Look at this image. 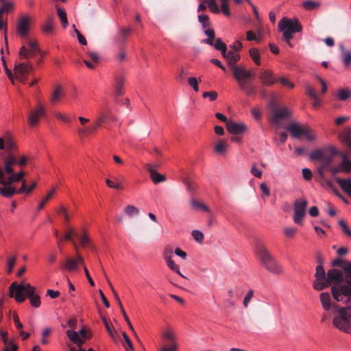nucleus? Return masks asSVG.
<instances>
[{
    "label": "nucleus",
    "mask_w": 351,
    "mask_h": 351,
    "mask_svg": "<svg viewBox=\"0 0 351 351\" xmlns=\"http://www.w3.org/2000/svg\"><path fill=\"white\" fill-rule=\"evenodd\" d=\"M124 213L129 217H132L138 215L139 213V209L132 205H128L124 208Z\"/></svg>",
    "instance_id": "37"
},
{
    "label": "nucleus",
    "mask_w": 351,
    "mask_h": 351,
    "mask_svg": "<svg viewBox=\"0 0 351 351\" xmlns=\"http://www.w3.org/2000/svg\"><path fill=\"white\" fill-rule=\"evenodd\" d=\"M213 46L217 50L220 51L222 55H224V52L227 49L226 44L220 38H217L215 40V43H213Z\"/></svg>",
    "instance_id": "45"
},
{
    "label": "nucleus",
    "mask_w": 351,
    "mask_h": 351,
    "mask_svg": "<svg viewBox=\"0 0 351 351\" xmlns=\"http://www.w3.org/2000/svg\"><path fill=\"white\" fill-rule=\"evenodd\" d=\"M222 56L227 60L230 69L236 66L237 62L240 60V55L237 52L233 51H227L226 50L224 52V55Z\"/></svg>",
    "instance_id": "21"
},
{
    "label": "nucleus",
    "mask_w": 351,
    "mask_h": 351,
    "mask_svg": "<svg viewBox=\"0 0 351 351\" xmlns=\"http://www.w3.org/2000/svg\"><path fill=\"white\" fill-rule=\"evenodd\" d=\"M348 298L344 306L337 304L338 302L332 301L330 293L322 292L319 294V300L322 308L332 315V324L339 330L351 334V296Z\"/></svg>",
    "instance_id": "1"
},
{
    "label": "nucleus",
    "mask_w": 351,
    "mask_h": 351,
    "mask_svg": "<svg viewBox=\"0 0 351 351\" xmlns=\"http://www.w3.org/2000/svg\"><path fill=\"white\" fill-rule=\"evenodd\" d=\"M278 29L287 43L293 38V34L300 32L302 29V25L297 19H289L284 17L278 22Z\"/></svg>",
    "instance_id": "4"
},
{
    "label": "nucleus",
    "mask_w": 351,
    "mask_h": 351,
    "mask_svg": "<svg viewBox=\"0 0 351 351\" xmlns=\"http://www.w3.org/2000/svg\"><path fill=\"white\" fill-rule=\"evenodd\" d=\"M308 202L305 198L298 199L293 204V221L298 225L302 224V220L306 215Z\"/></svg>",
    "instance_id": "7"
},
{
    "label": "nucleus",
    "mask_w": 351,
    "mask_h": 351,
    "mask_svg": "<svg viewBox=\"0 0 351 351\" xmlns=\"http://www.w3.org/2000/svg\"><path fill=\"white\" fill-rule=\"evenodd\" d=\"M191 204L193 207L196 208L197 209L202 210L203 211H205L206 213H210V209L203 202H199L195 199H191Z\"/></svg>",
    "instance_id": "39"
},
{
    "label": "nucleus",
    "mask_w": 351,
    "mask_h": 351,
    "mask_svg": "<svg viewBox=\"0 0 351 351\" xmlns=\"http://www.w3.org/2000/svg\"><path fill=\"white\" fill-rule=\"evenodd\" d=\"M14 7V4L10 1H5L3 6L0 8V18L4 12H9Z\"/></svg>",
    "instance_id": "58"
},
{
    "label": "nucleus",
    "mask_w": 351,
    "mask_h": 351,
    "mask_svg": "<svg viewBox=\"0 0 351 351\" xmlns=\"http://www.w3.org/2000/svg\"><path fill=\"white\" fill-rule=\"evenodd\" d=\"M31 305L34 308H38L40 306V296L36 294L29 298Z\"/></svg>",
    "instance_id": "55"
},
{
    "label": "nucleus",
    "mask_w": 351,
    "mask_h": 351,
    "mask_svg": "<svg viewBox=\"0 0 351 351\" xmlns=\"http://www.w3.org/2000/svg\"><path fill=\"white\" fill-rule=\"evenodd\" d=\"M191 234L193 239L199 243H202L204 241V234L203 233L197 230H194L192 231Z\"/></svg>",
    "instance_id": "53"
},
{
    "label": "nucleus",
    "mask_w": 351,
    "mask_h": 351,
    "mask_svg": "<svg viewBox=\"0 0 351 351\" xmlns=\"http://www.w3.org/2000/svg\"><path fill=\"white\" fill-rule=\"evenodd\" d=\"M99 126H96V121L94 123V125L91 127H88L86 128L79 129L78 134L82 136H87L90 134L93 133Z\"/></svg>",
    "instance_id": "38"
},
{
    "label": "nucleus",
    "mask_w": 351,
    "mask_h": 351,
    "mask_svg": "<svg viewBox=\"0 0 351 351\" xmlns=\"http://www.w3.org/2000/svg\"><path fill=\"white\" fill-rule=\"evenodd\" d=\"M173 253L171 249H165L163 253V258L167 266L173 271L182 277L186 278L180 271L179 266L173 260Z\"/></svg>",
    "instance_id": "14"
},
{
    "label": "nucleus",
    "mask_w": 351,
    "mask_h": 351,
    "mask_svg": "<svg viewBox=\"0 0 351 351\" xmlns=\"http://www.w3.org/2000/svg\"><path fill=\"white\" fill-rule=\"evenodd\" d=\"M131 31H132L131 27L121 29L117 35L118 39L121 42H123L125 40L126 37L129 35V34L130 33Z\"/></svg>",
    "instance_id": "47"
},
{
    "label": "nucleus",
    "mask_w": 351,
    "mask_h": 351,
    "mask_svg": "<svg viewBox=\"0 0 351 351\" xmlns=\"http://www.w3.org/2000/svg\"><path fill=\"white\" fill-rule=\"evenodd\" d=\"M337 96L339 100L345 101L351 97V90L348 88H341L339 90Z\"/></svg>",
    "instance_id": "40"
},
{
    "label": "nucleus",
    "mask_w": 351,
    "mask_h": 351,
    "mask_svg": "<svg viewBox=\"0 0 351 351\" xmlns=\"http://www.w3.org/2000/svg\"><path fill=\"white\" fill-rule=\"evenodd\" d=\"M205 34L208 36L207 39L204 40L202 42L209 45H213V40L215 39V31L213 29L208 28L204 31Z\"/></svg>",
    "instance_id": "41"
},
{
    "label": "nucleus",
    "mask_w": 351,
    "mask_h": 351,
    "mask_svg": "<svg viewBox=\"0 0 351 351\" xmlns=\"http://www.w3.org/2000/svg\"><path fill=\"white\" fill-rule=\"evenodd\" d=\"M16 165L17 155L14 153L6 154L2 157V165H0V193L5 197H11L16 194V189L12 184L24 177L23 170L14 173Z\"/></svg>",
    "instance_id": "2"
},
{
    "label": "nucleus",
    "mask_w": 351,
    "mask_h": 351,
    "mask_svg": "<svg viewBox=\"0 0 351 351\" xmlns=\"http://www.w3.org/2000/svg\"><path fill=\"white\" fill-rule=\"evenodd\" d=\"M327 281L328 282V287L332 282H335V285H336L340 282H346L343 280L342 271L336 269H330L328 271Z\"/></svg>",
    "instance_id": "17"
},
{
    "label": "nucleus",
    "mask_w": 351,
    "mask_h": 351,
    "mask_svg": "<svg viewBox=\"0 0 351 351\" xmlns=\"http://www.w3.org/2000/svg\"><path fill=\"white\" fill-rule=\"evenodd\" d=\"M177 342H170L169 346H165L161 348L160 351H177Z\"/></svg>",
    "instance_id": "63"
},
{
    "label": "nucleus",
    "mask_w": 351,
    "mask_h": 351,
    "mask_svg": "<svg viewBox=\"0 0 351 351\" xmlns=\"http://www.w3.org/2000/svg\"><path fill=\"white\" fill-rule=\"evenodd\" d=\"M25 288L24 289V292L27 295L28 298H30L31 296H33L36 295V288L33 286H32L29 284H25Z\"/></svg>",
    "instance_id": "54"
},
{
    "label": "nucleus",
    "mask_w": 351,
    "mask_h": 351,
    "mask_svg": "<svg viewBox=\"0 0 351 351\" xmlns=\"http://www.w3.org/2000/svg\"><path fill=\"white\" fill-rule=\"evenodd\" d=\"M342 161L339 164L342 172L350 173L351 172V161L348 159L346 154H341Z\"/></svg>",
    "instance_id": "32"
},
{
    "label": "nucleus",
    "mask_w": 351,
    "mask_h": 351,
    "mask_svg": "<svg viewBox=\"0 0 351 351\" xmlns=\"http://www.w3.org/2000/svg\"><path fill=\"white\" fill-rule=\"evenodd\" d=\"M228 145L226 141L223 140V139H220L216 143V145L214 147V150L215 152H217L219 154H223L226 152V150L228 149Z\"/></svg>",
    "instance_id": "31"
},
{
    "label": "nucleus",
    "mask_w": 351,
    "mask_h": 351,
    "mask_svg": "<svg viewBox=\"0 0 351 351\" xmlns=\"http://www.w3.org/2000/svg\"><path fill=\"white\" fill-rule=\"evenodd\" d=\"M242 90H243L247 95H254L256 93L255 88L250 86V84L245 82L244 84V88H240Z\"/></svg>",
    "instance_id": "61"
},
{
    "label": "nucleus",
    "mask_w": 351,
    "mask_h": 351,
    "mask_svg": "<svg viewBox=\"0 0 351 351\" xmlns=\"http://www.w3.org/2000/svg\"><path fill=\"white\" fill-rule=\"evenodd\" d=\"M162 338L168 342H176V335L173 330L171 327H167L162 332Z\"/></svg>",
    "instance_id": "30"
},
{
    "label": "nucleus",
    "mask_w": 351,
    "mask_h": 351,
    "mask_svg": "<svg viewBox=\"0 0 351 351\" xmlns=\"http://www.w3.org/2000/svg\"><path fill=\"white\" fill-rule=\"evenodd\" d=\"M110 112L108 110H101L98 112L97 119L96 120V126H101L102 123L106 122Z\"/></svg>",
    "instance_id": "33"
},
{
    "label": "nucleus",
    "mask_w": 351,
    "mask_h": 351,
    "mask_svg": "<svg viewBox=\"0 0 351 351\" xmlns=\"http://www.w3.org/2000/svg\"><path fill=\"white\" fill-rule=\"evenodd\" d=\"M57 212L59 215H62L66 221H69L70 217L67 213L66 208L64 206H60L57 208Z\"/></svg>",
    "instance_id": "62"
},
{
    "label": "nucleus",
    "mask_w": 351,
    "mask_h": 351,
    "mask_svg": "<svg viewBox=\"0 0 351 351\" xmlns=\"http://www.w3.org/2000/svg\"><path fill=\"white\" fill-rule=\"evenodd\" d=\"M149 173L154 184H158L166 180V177L164 175L158 173L156 170L152 169L150 165L149 167Z\"/></svg>",
    "instance_id": "27"
},
{
    "label": "nucleus",
    "mask_w": 351,
    "mask_h": 351,
    "mask_svg": "<svg viewBox=\"0 0 351 351\" xmlns=\"http://www.w3.org/2000/svg\"><path fill=\"white\" fill-rule=\"evenodd\" d=\"M256 254L264 267L271 263V261L275 258L267 247L261 243L256 246Z\"/></svg>",
    "instance_id": "10"
},
{
    "label": "nucleus",
    "mask_w": 351,
    "mask_h": 351,
    "mask_svg": "<svg viewBox=\"0 0 351 351\" xmlns=\"http://www.w3.org/2000/svg\"><path fill=\"white\" fill-rule=\"evenodd\" d=\"M343 270L347 278L346 282H340L331 287V294L336 302H343L345 297L351 296V262L345 263Z\"/></svg>",
    "instance_id": "3"
},
{
    "label": "nucleus",
    "mask_w": 351,
    "mask_h": 351,
    "mask_svg": "<svg viewBox=\"0 0 351 351\" xmlns=\"http://www.w3.org/2000/svg\"><path fill=\"white\" fill-rule=\"evenodd\" d=\"M3 139L5 143L7 154L14 153L16 150V145L10 132L6 131L3 134Z\"/></svg>",
    "instance_id": "19"
},
{
    "label": "nucleus",
    "mask_w": 351,
    "mask_h": 351,
    "mask_svg": "<svg viewBox=\"0 0 351 351\" xmlns=\"http://www.w3.org/2000/svg\"><path fill=\"white\" fill-rule=\"evenodd\" d=\"M265 268L269 272L274 274H281L284 272L283 267L276 261L275 258Z\"/></svg>",
    "instance_id": "23"
},
{
    "label": "nucleus",
    "mask_w": 351,
    "mask_h": 351,
    "mask_svg": "<svg viewBox=\"0 0 351 351\" xmlns=\"http://www.w3.org/2000/svg\"><path fill=\"white\" fill-rule=\"evenodd\" d=\"M45 110L44 106L38 103V106L34 110L30 112L28 116V121L31 126H35L38 124L39 119L44 116Z\"/></svg>",
    "instance_id": "15"
},
{
    "label": "nucleus",
    "mask_w": 351,
    "mask_h": 351,
    "mask_svg": "<svg viewBox=\"0 0 351 351\" xmlns=\"http://www.w3.org/2000/svg\"><path fill=\"white\" fill-rule=\"evenodd\" d=\"M350 131L346 130L340 136L341 141L351 149V138L350 137Z\"/></svg>",
    "instance_id": "48"
},
{
    "label": "nucleus",
    "mask_w": 351,
    "mask_h": 351,
    "mask_svg": "<svg viewBox=\"0 0 351 351\" xmlns=\"http://www.w3.org/2000/svg\"><path fill=\"white\" fill-rule=\"evenodd\" d=\"M227 130L234 135H239L243 134L247 129V126L244 123H237L232 121L227 122Z\"/></svg>",
    "instance_id": "16"
},
{
    "label": "nucleus",
    "mask_w": 351,
    "mask_h": 351,
    "mask_svg": "<svg viewBox=\"0 0 351 351\" xmlns=\"http://www.w3.org/2000/svg\"><path fill=\"white\" fill-rule=\"evenodd\" d=\"M16 261V257L15 256L12 257H10L7 260V271L8 274H10L12 271V269L15 265Z\"/></svg>",
    "instance_id": "59"
},
{
    "label": "nucleus",
    "mask_w": 351,
    "mask_h": 351,
    "mask_svg": "<svg viewBox=\"0 0 351 351\" xmlns=\"http://www.w3.org/2000/svg\"><path fill=\"white\" fill-rule=\"evenodd\" d=\"M336 181L341 189L351 197V179H342L337 178Z\"/></svg>",
    "instance_id": "25"
},
{
    "label": "nucleus",
    "mask_w": 351,
    "mask_h": 351,
    "mask_svg": "<svg viewBox=\"0 0 351 351\" xmlns=\"http://www.w3.org/2000/svg\"><path fill=\"white\" fill-rule=\"evenodd\" d=\"M246 39L248 41H256V42L259 43L261 40V36L256 35V33L250 30L246 32Z\"/></svg>",
    "instance_id": "50"
},
{
    "label": "nucleus",
    "mask_w": 351,
    "mask_h": 351,
    "mask_svg": "<svg viewBox=\"0 0 351 351\" xmlns=\"http://www.w3.org/2000/svg\"><path fill=\"white\" fill-rule=\"evenodd\" d=\"M106 185L111 189H122V184L121 179L117 176H112V180L109 178L106 179Z\"/></svg>",
    "instance_id": "26"
},
{
    "label": "nucleus",
    "mask_w": 351,
    "mask_h": 351,
    "mask_svg": "<svg viewBox=\"0 0 351 351\" xmlns=\"http://www.w3.org/2000/svg\"><path fill=\"white\" fill-rule=\"evenodd\" d=\"M25 282H21L19 285L13 282L10 286V296L14 297L18 302H22L25 300V295L23 294Z\"/></svg>",
    "instance_id": "13"
},
{
    "label": "nucleus",
    "mask_w": 351,
    "mask_h": 351,
    "mask_svg": "<svg viewBox=\"0 0 351 351\" xmlns=\"http://www.w3.org/2000/svg\"><path fill=\"white\" fill-rule=\"evenodd\" d=\"M254 296V291L252 289H250L245 296L244 297L243 304L245 308H247L250 302Z\"/></svg>",
    "instance_id": "57"
},
{
    "label": "nucleus",
    "mask_w": 351,
    "mask_h": 351,
    "mask_svg": "<svg viewBox=\"0 0 351 351\" xmlns=\"http://www.w3.org/2000/svg\"><path fill=\"white\" fill-rule=\"evenodd\" d=\"M343 61L345 66H348L351 63V52L350 51H343Z\"/></svg>",
    "instance_id": "64"
},
{
    "label": "nucleus",
    "mask_w": 351,
    "mask_h": 351,
    "mask_svg": "<svg viewBox=\"0 0 351 351\" xmlns=\"http://www.w3.org/2000/svg\"><path fill=\"white\" fill-rule=\"evenodd\" d=\"M324 156V150L319 149L312 152L310 154V158L311 160H322Z\"/></svg>",
    "instance_id": "49"
},
{
    "label": "nucleus",
    "mask_w": 351,
    "mask_h": 351,
    "mask_svg": "<svg viewBox=\"0 0 351 351\" xmlns=\"http://www.w3.org/2000/svg\"><path fill=\"white\" fill-rule=\"evenodd\" d=\"M55 23L52 17H48L43 24L41 29L45 34H52L54 30Z\"/></svg>",
    "instance_id": "28"
},
{
    "label": "nucleus",
    "mask_w": 351,
    "mask_h": 351,
    "mask_svg": "<svg viewBox=\"0 0 351 351\" xmlns=\"http://www.w3.org/2000/svg\"><path fill=\"white\" fill-rule=\"evenodd\" d=\"M55 193L56 189L53 188L47 193L44 199L38 204V209L42 210L47 201H49V199L55 194Z\"/></svg>",
    "instance_id": "51"
},
{
    "label": "nucleus",
    "mask_w": 351,
    "mask_h": 351,
    "mask_svg": "<svg viewBox=\"0 0 351 351\" xmlns=\"http://www.w3.org/2000/svg\"><path fill=\"white\" fill-rule=\"evenodd\" d=\"M32 20V17L27 14L21 15L18 19L16 29L17 34L21 38H25L28 35Z\"/></svg>",
    "instance_id": "8"
},
{
    "label": "nucleus",
    "mask_w": 351,
    "mask_h": 351,
    "mask_svg": "<svg viewBox=\"0 0 351 351\" xmlns=\"http://www.w3.org/2000/svg\"><path fill=\"white\" fill-rule=\"evenodd\" d=\"M250 173L254 177L261 178L263 175V171L256 167V164H253L250 169Z\"/></svg>",
    "instance_id": "56"
},
{
    "label": "nucleus",
    "mask_w": 351,
    "mask_h": 351,
    "mask_svg": "<svg viewBox=\"0 0 351 351\" xmlns=\"http://www.w3.org/2000/svg\"><path fill=\"white\" fill-rule=\"evenodd\" d=\"M62 93V88L60 86H56L52 93L51 101L52 103H56L60 100Z\"/></svg>",
    "instance_id": "43"
},
{
    "label": "nucleus",
    "mask_w": 351,
    "mask_h": 351,
    "mask_svg": "<svg viewBox=\"0 0 351 351\" xmlns=\"http://www.w3.org/2000/svg\"><path fill=\"white\" fill-rule=\"evenodd\" d=\"M187 81H188L189 85L193 88V89L194 90L195 92L199 91V82L200 81V80H198L195 77H191L188 79Z\"/></svg>",
    "instance_id": "52"
},
{
    "label": "nucleus",
    "mask_w": 351,
    "mask_h": 351,
    "mask_svg": "<svg viewBox=\"0 0 351 351\" xmlns=\"http://www.w3.org/2000/svg\"><path fill=\"white\" fill-rule=\"evenodd\" d=\"M66 335L70 341L79 346L82 345L86 339V337H83L82 335L78 334L74 330H67Z\"/></svg>",
    "instance_id": "22"
},
{
    "label": "nucleus",
    "mask_w": 351,
    "mask_h": 351,
    "mask_svg": "<svg viewBox=\"0 0 351 351\" xmlns=\"http://www.w3.org/2000/svg\"><path fill=\"white\" fill-rule=\"evenodd\" d=\"M198 21L204 28L210 25V20L208 15H199Z\"/></svg>",
    "instance_id": "60"
},
{
    "label": "nucleus",
    "mask_w": 351,
    "mask_h": 351,
    "mask_svg": "<svg viewBox=\"0 0 351 351\" xmlns=\"http://www.w3.org/2000/svg\"><path fill=\"white\" fill-rule=\"evenodd\" d=\"M20 48L19 54L21 58L28 59L40 53L39 45L35 39H28Z\"/></svg>",
    "instance_id": "6"
},
{
    "label": "nucleus",
    "mask_w": 351,
    "mask_h": 351,
    "mask_svg": "<svg viewBox=\"0 0 351 351\" xmlns=\"http://www.w3.org/2000/svg\"><path fill=\"white\" fill-rule=\"evenodd\" d=\"M0 334L1 336L2 341L5 345L3 351H10V345H12V351H16L18 346L12 341H10L8 337V332L5 331L1 330Z\"/></svg>",
    "instance_id": "24"
},
{
    "label": "nucleus",
    "mask_w": 351,
    "mask_h": 351,
    "mask_svg": "<svg viewBox=\"0 0 351 351\" xmlns=\"http://www.w3.org/2000/svg\"><path fill=\"white\" fill-rule=\"evenodd\" d=\"M204 2H206L209 10L213 13L219 14L220 12V10L215 0H204Z\"/></svg>",
    "instance_id": "46"
},
{
    "label": "nucleus",
    "mask_w": 351,
    "mask_h": 351,
    "mask_svg": "<svg viewBox=\"0 0 351 351\" xmlns=\"http://www.w3.org/2000/svg\"><path fill=\"white\" fill-rule=\"evenodd\" d=\"M291 111L287 107L274 109L272 111V122L278 127H282L281 121L291 116Z\"/></svg>",
    "instance_id": "12"
},
{
    "label": "nucleus",
    "mask_w": 351,
    "mask_h": 351,
    "mask_svg": "<svg viewBox=\"0 0 351 351\" xmlns=\"http://www.w3.org/2000/svg\"><path fill=\"white\" fill-rule=\"evenodd\" d=\"M315 277V280L313 283V286L315 289L322 291L328 287L327 274H326L325 270L321 264H319L316 267Z\"/></svg>",
    "instance_id": "9"
},
{
    "label": "nucleus",
    "mask_w": 351,
    "mask_h": 351,
    "mask_svg": "<svg viewBox=\"0 0 351 351\" xmlns=\"http://www.w3.org/2000/svg\"><path fill=\"white\" fill-rule=\"evenodd\" d=\"M57 14L62 23V27L64 28H66L69 25L66 12L62 8H58Z\"/></svg>",
    "instance_id": "36"
},
{
    "label": "nucleus",
    "mask_w": 351,
    "mask_h": 351,
    "mask_svg": "<svg viewBox=\"0 0 351 351\" xmlns=\"http://www.w3.org/2000/svg\"><path fill=\"white\" fill-rule=\"evenodd\" d=\"M287 129L294 138H300L302 136H304L308 141H313L316 139V134L311 129L297 122L291 123Z\"/></svg>",
    "instance_id": "5"
},
{
    "label": "nucleus",
    "mask_w": 351,
    "mask_h": 351,
    "mask_svg": "<svg viewBox=\"0 0 351 351\" xmlns=\"http://www.w3.org/2000/svg\"><path fill=\"white\" fill-rule=\"evenodd\" d=\"M258 77L263 84L266 86H271L274 84L276 82V80L273 75L272 72L269 70L261 71L259 73Z\"/></svg>",
    "instance_id": "20"
},
{
    "label": "nucleus",
    "mask_w": 351,
    "mask_h": 351,
    "mask_svg": "<svg viewBox=\"0 0 351 351\" xmlns=\"http://www.w3.org/2000/svg\"><path fill=\"white\" fill-rule=\"evenodd\" d=\"M77 261L75 258H67L66 259V264L64 265L65 269L69 271H74L77 269Z\"/></svg>",
    "instance_id": "34"
},
{
    "label": "nucleus",
    "mask_w": 351,
    "mask_h": 351,
    "mask_svg": "<svg viewBox=\"0 0 351 351\" xmlns=\"http://www.w3.org/2000/svg\"><path fill=\"white\" fill-rule=\"evenodd\" d=\"M320 3L311 0H306L302 3V7L307 11H311L318 8Z\"/></svg>",
    "instance_id": "35"
},
{
    "label": "nucleus",
    "mask_w": 351,
    "mask_h": 351,
    "mask_svg": "<svg viewBox=\"0 0 351 351\" xmlns=\"http://www.w3.org/2000/svg\"><path fill=\"white\" fill-rule=\"evenodd\" d=\"M298 228L295 227L285 226L283 228V233L287 238H293L298 233Z\"/></svg>",
    "instance_id": "42"
},
{
    "label": "nucleus",
    "mask_w": 351,
    "mask_h": 351,
    "mask_svg": "<svg viewBox=\"0 0 351 351\" xmlns=\"http://www.w3.org/2000/svg\"><path fill=\"white\" fill-rule=\"evenodd\" d=\"M124 78L122 76L117 77L114 83V91L119 96L123 93Z\"/></svg>",
    "instance_id": "29"
},
{
    "label": "nucleus",
    "mask_w": 351,
    "mask_h": 351,
    "mask_svg": "<svg viewBox=\"0 0 351 351\" xmlns=\"http://www.w3.org/2000/svg\"><path fill=\"white\" fill-rule=\"evenodd\" d=\"M249 53L254 63L259 65L261 64V58L258 50L256 48H252L250 49Z\"/></svg>",
    "instance_id": "44"
},
{
    "label": "nucleus",
    "mask_w": 351,
    "mask_h": 351,
    "mask_svg": "<svg viewBox=\"0 0 351 351\" xmlns=\"http://www.w3.org/2000/svg\"><path fill=\"white\" fill-rule=\"evenodd\" d=\"M32 70V65L27 63L15 64L14 72L16 77H25Z\"/></svg>",
    "instance_id": "18"
},
{
    "label": "nucleus",
    "mask_w": 351,
    "mask_h": 351,
    "mask_svg": "<svg viewBox=\"0 0 351 351\" xmlns=\"http://www.w3.org/2000/svg\"><path fill=\"white\" fill-rule=\"evenodd\" d=\"M230 69L240 88H244V84L246 82L245 80H249L252 77V73L241 66L237 65Z\"/></svg>",
    "instance_id": "11"
}]
</instances>
